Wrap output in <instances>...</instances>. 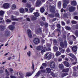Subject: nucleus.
Returning a JSON list of instances; mask_svg holds the SVG:
<instances>
[{
	"label": "nucleus",
	"mask_w": 78,
	"mask_h": 78,
	"mask_svg": "<svg viewBox=\"0 0 78 78\" xmlns=\"http://www.w3.org/2000/svg\"><path fill=\"white\" fill-rule=\"evenodd\" d=\"M59 42H60V45L61 47H62V48H64V47H66L67 46V41H65L64 42V44H63V43L62 42V40L61 39V38H59Z\"/></svg>",
	"instance_id": "f257e3e1"
},
{
	"label": "nucleus",
	"mask_w": 78,
	"mask_h": 78,
	"mask_svg": "<svg viewBox=\"0 0 78 78\" xmlns=\"http://www.w3.org/2000/svg\"><path fill=\"white\" fill-rule=\"evenodd\" d=\"M52 53L51 52H47L45 55V57L46 59H48V60H50L51 58V55Z\"/></svg>",
	"instance_id": "f03ea898"
},
{
	"label": "nucleus",
	"mask_w": 78,
	"mask_h": 78,
	"mask_svg": "<svg viewBox=\"0 0 78 78\" xmlns=\"http://www.w3.org/2000/svg\"><path fill=\"white\" fill-rule=\"evenodd\" d=\"M44 72H45V70H40L36 74L35 76V77H38L40 75V74H41V73H44Z\"/></svg>",
	"instance_id": "7ed1b4c3"
},
{
	"label": "nucleus",
	"mask_w": 78,
	"mask_h": 78,
	"mask_svg": "<svg viewBox=\"0 0 78 78\" xmlns=\"http://www.w3.org/2000/svg\"><path fill=\"white\" fill-rule=\"evenodd\" d=\"M11 18L12 19V20H16V21H18V20H22V18H16L13 15L11 16Z\"/></svg>",
	"instance_id": "20e7f679"
},
{
	"label": "nucleus",
	"mask_w": 78,
	"mask_h": 78,
	"mask_svg": "<svg viewBox=\"0 0 78 78\" xmlns=\"http://www.w3.org/2000/svg\"><path fill=\"white\" fill-rule=\"evenodd\" d=\"M33 42L34 44H39V43L40 42V40H39V38H35L34 39Z\"/></svg>",
	"instance_id": "39448f33"
},
{
	"label": "nucleus",
	"mask_w": 78,
	"mask_h": 78,
	"mask_svg": "<svg viewBox=\"0 0 78 78\" xmlns=\"http://www.w3.org/2000/svg\"><path fill=\"white\" fill-rule=\"evenodd\" d=\"M49 66L52 69L54 68L55 67V63L53 61H52L50 62Z\"/></svg>",
	"instance_id": "423d86ee"
},
{
	"label": "nucleus",
	"mask_w": 78,
	"mask_h": 78,
	"mask_svg": "<svg viewBox=\"0 0 78 78\" xmlns=\"http://www.w3.org/2000/svg\"><path fill=\"white\" fill-rule=\"evenodd\" d=\"M69 12H73L75 10V7L73 6L70 7L69 8Z\"/></svg>",
	"instance_id": "0eeeda50"
},
{
	"label": "nucleus",
	"mask_w": 78,
	"mask_h": 78,
	"mask_svg": "<svg viewBox=\"0 0 78 78\" xmlns=\"http://www.w3.org/2000/svg\"><path fill=\"white\" fill-rule=\"evenodd\" d=\"M3 7L4 8L7 9V8H9V5L8 3H5L3 5Z\"/></svg>",
	"instance_id": "6e6552de"
},
{
	"label": "nucleus",
	"mask_w": 78,
	"mask_h": 78,
	"mask_svg": "<svg viewBox=\"0 0 78 78\" xmlns=\"http://www.w3.org/2000/svg\"><path fill=\"white\" fill-rule=\"evenodd\" d=\"M35 33L36 34H38V33H42V30L40 28L37 29L35 30Z\"/></svg>",
	"instance_id": "1a4fd4ad"
},
{
	"label": "nucleus",
	"mask_w": 78,
	"mask_h": 78,
	"mask_svg": "<svg viewBox=\"0 0 78 78\" xmlns=\"http://www.w3.org/2000/svg\"><path fill=\"white\" fill-rule=\"evenodd\" d=\"M71 4L72 6H76V2L75 0L71 2Z\"/></svg>",
	"instance_id": "9d476101"
},
{
	"label": "nucleus",
	"mask_w": 78,
	"mask_h": 78,
	"mask_svg": "<svg viewBox=\"0 0 78 78\" xmlns=\"http://www.w3.org/2000/svg\"><path fill=\"white\" fill-rule=\"evenodd\" d=\"M27 32L29 37H32V35H31V30H27Z\"/></svg>",
	"instance_id": "9b49d317"
},
{
	"label": "nucleus",
	"mask_w": 78,
	"mask_h": 78,
	"mask_svg": "<svg viewBox=\"0 0 78 78\" xmlns=\"http://www.w3.org/2000/svg\"><path fill=\"white\" fill-rule=\"evenodd\" d=\"M63 63L64 64H65V66H66V67H69V62L66 61H65L63 62Z\"/></svg>",
	"instance_id": "f8f14e48"
},
{
	"label": "nucleus",
	"mask_w": 78,
	"mask_h": 78,
	"mask_svg": "<svg viewBox=\"0 0 78 78\" xmlns=\"http://www.w3.org/2000/svg\"><path fill=\"white\" fill-rule=\"evenodd\" d=\"M59 68L60 69H62L64 67V65L62 64H59L58 66Z\"/></svg>",
	"instance_id": "ddd939ff"
},
{
	"label": "nucleus",
	"mask_w": 78,
	"mask_h": 78,
	"mask_svg": "<svg viewBox=\"0 0 78 78\" xmlns=\"http://www.w3.org/2000/svg\"><path fill=\"white\" fill-rule=\"evenodd\" d=\"M72 50L73 51H76L77 50V47L76 46H75L72 48Z\"/></svg>",
	"instance_id": "4468645a"
},
{
	"label": "nucleus",
	"mask_w": 78,
	"mask_h": 78,
	"mask_svg": "<svg viewBox=\"0 0 78 78\" xmlns=\"http://www.w3.org/2000/svg\"><path fill=\"white\" fill-rule=\"evenodd\" d=\"M36 4L37 6H40V5H41V1L38 0Z\"/></svg>",
	"instance_id": "2eb2a0df"
},
{
	"label": "nucleus",
	"mask_w": 78,
	"mask_h": 78,
	"mask_svg": "<svg viewBox=\"0 0 78 78\" xmlns=\"http://www.w3.org/2000/svg\"><path fill=\"white\" fill-rule=\"evenodd\" d=\"M14 26L12 25L9 26V30H14Z\"/></svg>",
	"instance_id": "dca6fc26"
},
{
	"label": "nucleus",
	"mask_w": 78,
	"mask_h": 78,
	"mask_svg": "<svg viewBox=\"0 0 78 78\" xmlns=\"http://www.w3.org/2000/svg\"><path fill=\"white\" fill-rule=\"evenodd\" d=\"M63 3L66 4H69V0H63Z\"/></svg>",
	"instance_id": "f3484780"
},
{
	"label": "nucleus",
	"mask_w": 78,
	"mask_h": 78,
	"mask_svg": "<svg viewBox=\"0 0 78 78\" xmlns=\"http://www.w3.org/2000/svg\"><path fill=\"white\" fill-rule=\"evenodd\" d=\"M59 50H60V51L61 53H64V51H65V50L63 49L62 48H59Z\"/></svg>",
	"instance_id": "a211bd4d"
},
{
	"label": "nucleus",
	"mask_w": 78,
	"mask_h": 78,
	"mask_svg": "<svg viewBox=\"0 0 78 78\" xmlns=\"http://www.w3.org/2000/svg\"><path fill=\"white\" fill-rule=\"evenodd\" d=\"M37 49L38 50H41L42 49V46H38L37 48Z\"/></svg>",
	"instance_id": "6ab92c4d"
},
{
	"label": "nucleus",
	"mask_w": 78,
	"mask_h": 78,
	"mask_svg": "<svg viewBox=\"0 0 78 78\" xmlns=\"http://www.w3.org/2000/svg\"><path fill=\"white\" fill-rule=\"evenodd\" d=\"M70 60L71 61V65H72V66H73V65H75V64H76V62H74L73 63H72V61H73V59L72 58H70Z\"/></svg>",
	"instance_id": "aec40b11"
},
{
	"label": "nucleus",
	"mask_w": 78,
	"mask_h": 78,
	"mask_svg": "<svg viewBox=\"0 0 78 78\" xmlns=\"http://www.w3.org/2000/svg\"><path fill=\"white\" fill-rule=\"evenodd\" d=\"M60 55H61V53H60L59 51H57L56 52L55 55L56 56H59Z\"/></svg>",
	"instance_id": "412c9836"
},
{
	"label": "nucleus",
	"mask_w": 78,
	"mask_h": 78,
	"mask_svg": "<svg viewBox=\"0 0 78 78\" xmlns=\"http://www.w3.org/2000/svg\"><path fill=\"white\" fill-rule=\"evenodd\" d=\"M68 75V73H62V78H64V76H66V75Z\"/></svg>",
	"instance_id": "4be33fe9"
},
{
	"label": "nucleus",
	"mask_w": 78,
	"mask_h": 78,
	"mask_svg": "<svg viewBox=\"0 0 78 78\" xmlns=\"http://www.w3.org/2000/svg\"><path fill=\"white\" fill-rule=\"evenodd\" d=\"M58 6L59 8H61V1H59L58 2Z\"/></svg>",
	"instance_id": "5701e85b"
},
{
	"label": "nucleus",
	"mask_w": 78,
	"mask_h": 78,
	"mask_svg": "<svg viewBox=\"0 0 78 78\" xmlns=\"http://www.w3.org/2000/svg\"><path fill=\"white\" fill-rule=\"evenodd\" d=\"M34 14V15L36 17H38L39 16V14L37 12H35Z\"/></svg>",
	"instance_id": "b1692460"
},
{
	"label": "nucleus",
	"mask_w": 78,
	"mask_h": 78,
	"mask_svg": "<svg viewBox=\"0 0 78 78\" xmlns=\"http://www.w3.org/2000/svg\"><path fill=\"white\" fill-rule=\"evenodd\" d=\"M27 76H30L32 75V73H27L26 74Z\"/></svg>",
	"instance_id": "393cba45"
},
{
	"label": "nucleus",
	"mask_w": 78,
	"mask_h": 78,
	"mask_svg": "<svg viewBox=\"0 0 78 78\" xmlns=\"http://www.w3.org/2000/svg\"><path fill=\"white\" fill-rule=\"evenodd\" d=\"M5 34H6V36H9V34H10V32L8 31L7 30H6L5 31Z\"/></svg>",
	"instance_id": "a878e982"
},
{
	"label": "nucleus",
	"mask_w": 78,
	"mask_h": 78,
	"mask_svg": "<svg viewBox=\"0 0 78 78\" xmlns=\"http://www.w3.org/2000/svg\"><path fill=\"white\" fill-rule=\"evenodd\" d=\"M5 12H4L2 10L0 11V16H3L4 13Z\"/></svg>",
	"instance_id": "bb28decb"
},
{
	"label": "nucleus",
	"mask_w": 78,
	"mask_h": 78,
	"mask_svg": "<svg viewBox=\"0 0 78 78\" xmlns=\"http://www.w3.org/2000/svg\"><path fill=\"white\" fill-rule=\"evenodd\" d=\"M68 55L69 56H71V57H72V58H73L74 57V55H73V54H72L71 53H70L68 54Z\"/></svg>",
	"instance_id": "cd10ccee"
},
{
	"label": "nucleus",
	"mask_w": 78,
	"mask_h": 78,
	"mask_svg": "<svg viewBox=\"0 0 78 78\" xmlns=\"http://www.w3.org/2000/svg\"><path fill=\"white\" fill-rule=\"evenodd\" d=\"M34 10V8H30L29 9V11L30 12V13H31V12H33Z\"/></svg>",
	"instance_id": "c85d7f7f"
},
{
	"label": "nucleus",
	"mask_w": 78,
	"mask_h": 78,
	"mask_svg": "<svg viewBox=\"0 0 78 78\" xmlns=\"http://www.w3.org/2000/svg\"><path fill=\"white\" fill-rule=\"evenodd\" d=\"M69 69L68 68L64 69L62 70V72H69Z\"/></svg>",
	"instance_id": "c756f323"
},
{
	"label": "nucleus",
	"mask_w": 78,
	"mask_h": 78,
	"mask_svg": "<svg viewBox=\"0 0 78 78\" xmlns=\"http://www.w3.org/2000/svg\"><path fill=\"white\" fill-rule=\"evenodd\" d=\"M51 75L53 76V77H55L56 76V74L54 73L53 72H51Z\"/></svg>",
	"instance_id": "7c9ffc66"
},
{
	"label": "nucleus",
	"mask_w": 78,
	"mask_h": 78,
	"mask_svg": "<svg viewBox=\"0 0 78 78\" xmlns=\"http://www.w3.org/2000/svg\"><path fill=\"white\" fill-rule=\"evenodd\" d=\"M73 75L74 76H78V73H73Z\"/></svg>",
	"instance_id": "2f4dec72"
},
{
	"label": "nucleus",
	"mask_w": 78,
	"mask_h": 78,
	"mask_svg": "<svg viewBox=\"0 0 78 78\" xmlns=\"http://www.w3.org/2000/svg\"><path fill=\"white\" fill-rule=\"evenodd\" d=\"M46 70L47 72L48 73H50V72H51V69L49 68H47L46 69Z\"/></svg>",
	"instance_id": "473e14b6"
},
{
	"label": "nucleus",
	"mask_w": 78,
	"mask_h": 78,
	"mask_svg": "<svg viewBox=\"0 0 78 78\" xmlns=\"http://www.w3.org/2000/svg\"><path fill=\"white\" fill-rule=\"evenodd\" d=\"M44 11H45V10L44 7H42L40 9V11L41 12H44Z\"/></svg>",
	"instance_id": "72a5a7b5"
},
{
	"label": "nucleus",
	"mask_w": 78,
	"mask_h": 78,
	"mask_svg": "<svg viewBox=\"0 0 78 78\" xmlns=\"http://www.w3.org/2000/svg\"><path fill=\"white\" fill-rule=\"evenodd\" d=\"M16 8V6L15 5H13L12 6V9H15Z\"/></svg>",
	"instance_id": "f704fd0d"
},
{
	"label": "nucleus",
	"mask_w": 78,
	"mask_h": 78,
	"mask_svg": "<svg viewBox=\"0 0 78 78\" xmlns=\"http://www.w3.org/2000/svg\"><path fill=\"white\" fill-rule=\"evenodd\" d=\"M5 29V27L3 26H0V30L3 31Z\"/></svg>",
	"instance_id": "c9c22d12"
},
{
	"label": "nucleus",
	"mask_w": 78,
	"mask_h": 78,
	"mask_svg": "<svg viewBox=\"0 0 78 78\" xmlns=\"http://www.w3.org/2000/svg\"><path fill=\"white\" fill-rule=\"evenodd\" d=\"M20 12H21V13H23L24 12V9H21L20 10Z\"/></svg>",
	"instance_id": "e433bc0d"
},
{
	"label": "nucleus",
	"mask_w": 78,
	"mask_h": 78,
	"mask_svg": "<svg viewBox=\"0 0 78 78\" xmlns=\"http://www.w3.org/2000/svg\"><path fill=\"white\" fill-rule=\"evenodd\" d=\"M27 55L29 57H30L31 56V51H29L27 53Z\"/></svg>",
	"instance_id": "4c0bfd02"
},
{
	"label": "nucleus",
	"mask_w": 78,
	"mask_h": 78,
	"mask_svg": "<svg viewBox=\"0 0 78 78\" xmlns=\"http://www.w3.org/2000/svg\"><path fill=\"white\" fill-rule=\"evenodd\" d=\"M46 50V48H44L41 51V53H44V52H45Z\"/></svg>",
	"instance_id": "58836bf2"
},
{
	"label": "nucleus",
	"mask_w": 78,
	"mask_h": 78,
	"mask_svg": "<svg viewBox=\"0 0 78 78\" xmlns=\"http://www.w3.org/2000/svg\"><path fill=\"white\" fill-rule=\"evenodd\" d=\"M53 48L55 51H57V50H58V47H56V46L54 47Z\"/></svg>",
	"instance_id": "ea45409f"
},
{
	"label": "nucleus",
	"mask_w": 78,
	"mask_h": 78,
	"mask_svg": "<svg viewBox=\"0 0 78 78\" xmlns=\"http://www.w3.org/2000/svg\"><path fill=\"white\" fill-rule=\"evenodd\" d=\"M66 7H67V4L65 3H63V7L64 8H65Z\"/></svg>",
	"instance_id": "a19ab883"
},
{
	"label": "nucleus",
	"mask_w": 78,
	"mask_h": 78,
	"mask_svg": "<svg viewBox=\"0 0 78 78\" xmlns=\"http://www.w3.org/2000/svg\"><path fill=\"white\" fill-rule=\"evenodd\" d=\"M50 11L51 12H52L53 13H55V10H54V8H53L52 9H51Z\"/></svg>",
	"instance_id": "79ce46f5"
},
{
	"label": "nucleus",
	"mask_w": 78,
	"mask_h": 78,
	"mask_svg": "<svg viewBox=\"0 0 78 78\" xmlns=\"http://www.w3.org/2000/svg\"><path fill=\"white\" fill-rule=\"evenodd\" d=\"M75 34L77 37L78 36V31L77 30L76 31Z\"/></svg>",
	"instance_id": "37998d69"
},
{
	"label": "nucleus",
	"mask_w": 78,
	"mask_h": 78,
	"mask_svg": "<svg viewBox=\"0 0 78 78\" xmlns=\"http://www.w3.org/2000/svg\"><path fill=\"white\" fill-rule=\"evenodd\" d=\"M65 28L68 30H70V28L69 27H66Z\"/></svg>",
	"instance_id": "c03bdc74"
},
{
	"label": "nucleus",
	"mask_w": 78,
	"mask_h": 78,
	"mask_svg": "<svg viewBox=\"0 0 78 78\" xmlns=\"http://www.w3.org/2000/svg\"><path fill=\"white\" fill-rule=\"evenodd\" d=\"M72 23H73V24H76L77 23L76 22V21L73 20L72 21Z\"/></svg>",
	"instance_id": "a18cd8bd"
},
{
	"label": "nucleus",
	"mask_w": 78,
	"mask_h": 78,
	"mask_svg": "<svg viewBox=\"0 0 78 78\" xmlns=\"http://www.w3.org/2000/svg\"><path fill=\"white\" fill-rule=\"evenodd\" d=\"M57 30L59 31L58 32V36H59V34H61V32H60L61 30H60V29H57Z\"/></svg>",
	"instance_id": "49530a36"
},
{
	"label": "nucleus",
	"mask_w": 78,
	"mask_h": 78,
	"mask_svg": "<svg viewBox=\"0 0 78 78\" xmlns=\"http://www.w3.org/2000/svg\"><path fill=\"white\" fill-rule=\"evenodd\" d=\"M32 19L33 20H35L36 19V17L35 16H33L32 18Z\"/></svg>",
	"instance_id": "de8ad7c7"
},
{
	"label": "nucleus",
	"mask_w": 78,
	"mask_h": 78,
	"mask_svg": "<svg viewBox=\"0 0 78 78\" xmlns=\"http://www.w3.org/2000/svg\"><path fill=\"white\" fill-rule=\"evenodd\" d=\"M6 22H7L8 23H9V22H11V20H10L9 19H7L6 20Z\"/></svg>",
	"instance_id": "09e8293b"
},
{
	"label": "nucleus",
	"mask_w": 78,
	"mask_h": 78,
	"mask_svg": "<svg viewBox=\"0 0 78 78\" xmlns=\"http://www.w3.org/2000/svg\"><path fill=\"white\" fill-rule=\"evenodd\" d=\"M42 65L43 66H44V67H46V66H47V63H44L42 64Z\"/></svg>",
	"instance_id": "8fccbe9b"
},
{
	"label": "nucleus",
	"mask_w": 78,
	"mask_h": 78,
	"mask_svg": "<svg viewBox=\"0 0 78 78\" xmlns=\"http://www.w3.org/2000/svg\"><path fill=\"white\" fill-rule=\"evenodd\" d=\"M66 51L67 52V53H69V52H70V49H69V48H67L66 50Z\"/></svg>",
	"instance_id": "3c124183"
},
{
	"label": "nucleus",
	"mask_w": 78,
	"mask_h": 78,
	"mask_svg": "<svg viewBox=\"0 0 78 78\" xmlns=\"http://www.w3.org/2000/svg\"><path fill=\"white\" fill-rule=\"evenodd\" d=\"M57 27L58 28H61V26L60 25V24H57Z\"/></svg>",
	"instance_id": "603ef678"
},
{
	"label": "nucleus",
	"mask_w": 78,
	"mask_h": 78,
	"mask_svg": "<svg viewBox=\"0 0 78 78\" xmlns=\"http://www.w3.org/2000/svg\"><path fill=\"white\" fill-rule=\"evenodd\" d=\"M74 19H76V20H78V16H76L74 17Z\"/></svg>",
	"instance_id": "864d4df0"
},
{
	"label": "nucleus",
	"mask_w": 78,
	"mask_h": 78,
	"mask_svg": "<svg viewBox=\"0 0 78 78\" xmlns=\"http://www.w3.org/2000/svg\"><path fill=\"white\" fill-rule=\"evenodd\" d=\"M53 42L54 44H56V43H57V41L56 40H54L53 41Z\"/></svg>",
	"instance_id": "5fc2aeb1"
},
{
	"label": "nucleus",
	"mask_w": 78,
	"mask_h": 78,
	"mask_svg": "<svg viewBox=\"0 0 78 78\" xmlns=\"http://www.w3.org/2000/svg\"><path fill=\"white\" fill-rule=\"evenodd\" d=\"M55 16L56 17H59V15L58 13L55 14Z\"/></svg>",
	"instance_id": "6e6d98bb"
},
{
	"label": "nucleus",
	"mask_w": 78,
	"mask_h": 78,
	"mask_svg": "<svg viewBox=\"0 0 78 78\" xmlns=\"http://www.w3.org/2000/svg\"><path fill=\"white\" fill-rule=\"evenodd\" d=\"M62 61V58H58V62H61V61Z\"/></svg>",
	"instance_id": "4d7b16f0"
},
{
	"label": "nucleus",
	"mask_w": 78,
	"mask_h": 78,
	"mask_svg": "<svg viewBox=\"0 0 78 78\" xmlns=\"http://www.w3.org/2000/svg\"><path fill=\"white\" fill-rule=\"evenodd\" d=\"M10 77L11 78H16V77L15 76H10Z\"/></svg>",
	"instance_id": "13d9d810"
},
{
	"label": "nucleus",
	"mask_w": 78,
	"mask_h": 78,
	"mask_svg": "<svg viewBox=\"0 0 78 78\" xmlns=\"http://www.w3.org/2000/svg\"><path fill=\"white\" fill-rule=\"evenodd\" d=\"M69 44H70V45H72V44H73V41H70L69 42Z\"/></svg>",
	"instance_id": "bf43d9fd"
},
{
	"label": "nucleus",
	"mask_w": 78,
	"mask_h": 78,
	"mask_svg": "<svg viewBox=\"0 0 78 78\" xmlns=\"http://www.w3.org/2000/svg\"><path fill=\"white\" fill-rule=\"evenodd\" d=\"M61 12H64H64H66V10H64L63 9H61Z\"/></svg>",
	"instance_id": "052dcab7"
},
{
	"label": "nucleus",
	"mask_w": 78,
	"mask_h": 78,
	"mask_svg": "<svg viewBox=\"0 0 78 78\" xmlns=\"http://www.w3.org/2000/svg\"><path fill=\"white\" fill-rule=\"evenodd\" d=\"M27 21H28V22H30V19L29 18H27Z\"/></svg>",
	"instance_id": "680f3d73"
},
{
	"label": "nucleus",
	"mask_w": 78,
	"mask_h": 78,
	"mask_svg": "<svg viewBox=\"0 0 78 78\" xmlns=\"http://www.w3.org/2000/svg\"><path fill=\"white\" fill-rule=\"evenodd\" d=\"M27 7L28 8H30V7H31V5H30V4H27Z\"/></svg>",
	"instance_id": "e2e57ef3"
},
{
	"label": "nucleus",
	"mask_w": 78,
	"mask_h": 78,
	"mask_svg": "<svg viewBox=\"0 0 78 78\" xmlns=\"http://www.w3.org/2000/svg\"><path fill=\"white\" fill-rule=\"evenodd\" d=\"M62 25H65V23L63 21L62 22Z\"/></svg>",
	"instance_id": "0e129e2a"
},
{
	"label": "nucleus",
	"mask_w": 78,
	"mask_h": 78,
	"mask_svg": "<svg viewBox=\"0 0 78 78\" xmlns=\"http://www.w3.org/2000/svg\"><path fill=\"white\" fill-rule=\"evenodd\" d=\"M61 57L63 59H64L65 58V55H61Z\"/></svg>",
	"instance_id": "69168bd1"
},
{
	"label": "nucleus",
	"mask_w": 78,
	"mask_h": 78,
	"mask_svg": "<svg viewBox=\"0 0 78 78\" xmlns=\"http://www.w3.org/2000/svg\"><path fill=\"white\" fill-rule=\"evenodd\" d=\"M22 2L23 3H26L27 2V0H23Z\"/></svg>",
	"instance_id": "338daca9"
},
{
	"label": "nucleus",
	"mask_w": 78,
	"mask_h": 78,
	"mask_svg": "<svg viewBox=\"0 0 78 78\" xmlns=\"http://www.w3.org/2000/svg\"><path fill=\"white\" fill-rule=\"evenodd\" d=\"M50 16L51 17H54V15H52L51 14L50 15Z\"/></svg>",
	"instance_id": "774afa93"
}]
</instances>
